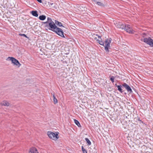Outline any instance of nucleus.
<instances>
[{"instance_id":"obj_1","label":"nucleus","mask_w":153,"mask_h":153,"mask_svg":"<svg viewBox=\"0 0 153 153\" xmlns=\"http://www.w3.org/2000/svg\"><path fill=\"white\" fill-rule=\"evenodd\" d=\"M45 24V27H47L49 30L56 33L60 36L65 38L64 35V32L60 28L58 27L56 25L52 20L51 18L48 17L47 21L43 22Z\"/></svg>"},{"instance_id":"obj_2","label":"nucleus","mask_w":153,"mask_h":153,"mask_svg":"<svg viewBox=\"0 0 153 153\" xmlns=\"http://www.w3.org/2000/svg\"><path fill=\"white\" fill-rule=\"evenodd\" d=\"M111 38L107 39L104 42L102 41H101L100 44L104 46V43L105 44V48L107 52H108L109 49L110 48V44L111 43Z\"/></svg>"},{"instance_id":"obj_3","label":"nucleus","mask_w":153,"mask_h":153,"mask_svg":"<svg viewBox=\"0 0 153 153\" xmlns=\"http://www.w3.org/2000/svg\"><path fill=\"white\" fill-rule=\"evenodd\" d=\"M119 28L124 29L127 32L130 33H134V31L133 30L130 25L128 24H123L121 23Z\"/></svg>"},{"instance_id":"obj_4","label":"nucleus","mask_w":153,"mask_h":153,"mask_svg":"<svg viewBox=\"0 0 153 153\" xmlns=\"http://www.w3.org/2000/svg\"><path fill=\"white\" fill-rule=\"evenodd\" d=\"M47 134L50 138L55 140H56L59 138V132H57L53 133L51 131H48Z\"/></svg>"},{"instance_id":"obj_5","label":"nucleus","mask_w":153,"mask_h":153,"mask_svg":"<svg viewBox=\"0 0 153 153\" xmlns=\"http://www.w3.org/2000/svg\"><path fill=\"white\" fill-rule=\"evenodd\" d=\"M7 60L11 61L12 63L18 66L19 67L21 65V64L19 61L13 57H8Z\"/></svg>"},{"instance_id":"obj_6","label":"nucleus","mask_w":153,"mask_h":153,"mask_svg":"<svg viewBox=\"0 0 153 153\" xmlns=\"http://www.w3.org/2000/svg\"><path fill=\"white\" fill-rule=\"evenodd\" d=\"M143 42L149 45L151 47H153V39L150 37L145 38L143 39Z\"/></svg>"},{"instance_id":"obj_7","label":"nucleus","mask_w":153,"mask_h":153,"mask_svg":"<svg viewBox=\"0 0 153 153\" xmlns=\"http://www.w3.org/2000/svg\"><path fill=\"white\" fill-rule=\"evenodd\" d=\"M123 86L125 87L127 91L130 93L132 92V91L130 87L126 83H124L123 84Z\"/></svg>"},{"instance_id":"obj_8","label":"nucleus","mask_w":153,"mask_h":153,"mask_svg":"<svg viewBox=\"0 0 153 153\" xmlns=\"http://www.w3.org/2000/svg\"><path fill=\"white\" fill-rule=\"evenodd\" d=\"M29 153H39L35 147H32L30 149Z\"/></svg>"},{"instance_id":"obj_9","label":"nucleus","mask_w":153,"mask_h":153,"mask_svg":"<svg viewBox=\"0 0 153 153\" xmlns=\"http://www.w3.org/2000/svg\"><path fill=\"white\" fill-rule=\"evenodd\" d=\"M1 104L2 106H8L10 105V103L7 101H4L1 102Z\"/></svg>"},{"instance_id":"obj_10","label":"nucleus","mask_w":153,"mask_h":153,"mask_svg":"<svg viewBox=\"0 0 153 153\" xmlns=\"http://www.w3.org/2000/svg\"><path fill=\"white\" fill-rule=\"evenodd\" d=\"M55 22L56 25H57L60 27H64V26H62V24L61 22H60L56 20H55Z\"/></svg>"},{"instance_id":"obj_11","label":"nucleus","mask_w":153,"mask_h":153,"mask_svg":"<svg viewBox=\"0 0 153 153\" xmlns=\"http://www.w3.org/2000/svg\"><path fill=\"white\" fill-rule=\"evenodd\" d=\"M31 13L32 15L35 17H38V14L37 13V11H31Z\"/></svg>"},{"instance_id":"obj_12","label":"nucleus","mask_w":153,"mask_h":153,"mask_svg":"<svg viewBox=\"0 0 153 153\" xmlns=\"http://www.w3.org/2000/svg\"><path fill=\"white\" fill-rule=\"evenodd\" d=\"M121 23L118 22H116L115 21L114 22V24L115 25L116 27L117 28H120V25L121 24Z\"/></svg>"},{"instance_id":"obj_13","label":"nucleus","mask_w":153,"mask_h":153,"mask_svg":"<svg viewBox=\"0 0 153 153\" xmlns=\"http://www.w3.org/2000/svg\"><path fill=\"white\" fill-rule=\"evenodd\" d=\"M46 17L45 15H42L39 16V19L40 20H44L46 19Z\"/></svg>"},{"instance_id":"obj_14","label":"nucleus","mask_w":153,"mask_h":153,"mask_svg":"<svg viewBox=\"0 0 153 153\" xmlns=\"http://www.w3.org/2000/svg\"><path fill=\"white\" fill-rule=\"evenodd\" d=\"M53 101L54 102V103L56 104L57 103L58 100L56 98L55 94H53Z\"/></svg>"},{"instance_id":"obj_15","label":"nucleus","mask_w":153,"mask_h":153,"mask_svg":"<svg viewBox=\"0 0 153 153\" xmlns=\"http://www.w3.org/2000/svg\"><path fill=\"white\" fill-rule=\"evenodd\" d=\"M115 85L117 86L118 88V90L120 92L122 93L123 91H122V89L121 88L122 86L121 85H117L116 84H115Z\"/></svg>"},{"instance_id":"obj_16","label":"nucleus","mask_w":153,"mask_h":153,"mask_svg":"<svg viewBox=\"0 0 153 153\" xmlns=\"http://www.w3.org/2000/svg\"><path fill=\"white\" fill-rule=\"evenodd\" d=\"M74 123H75L76 124V125L78 127H80V124L79 123V122L75 120V119H74Z\"/></svg>"},{"instance_id":"obj_17","label":"nucleus","mask_w":153,"mask_h":153,"mask_svg":"<svg viewBox=\"0 0 153 153\" xmlns=\"http://www.w3.org/2000/svg\"><path fill=\"white\" fill-rule=\"evenodd\" d=\"M85 140L87 142V143H88V145H90L91 144V143L88 138H85Z\"/></svg>"},{"instance_id":"obj_18","label":"nucleus","mask_w":153,"mask_h":153,"mask_svg":"<svg viewBox=\"0 0 153 153\" xmlns=\"http://www.w3.org/2000/svg\"><path fill=\"white\" fill-rule=\"evenodd\" d=\"M97 4L99 6H104L105 4L103 3H101L100 2H97Z\"/></svg>"},{"instance_id":"obj_19","label":"nucleus","mask_w":153,"mask_h":153,"mask_svg":"<svg viewBox=\"0 0 153 153\" xmlns=\"http://www.w3.org/2000/svg\"><path fill=\"white\" fill-rule=\"evenodd\" d=\"M82 150L83 152V153H87V151L84 148L83 146L82 147Z\"/></svg>"},{"instance_id":"obj_20","label":"nucleus","mask_w":153,"mask_h":153,"mask_svg":"<svg viewBox=\"0 0 153 153\" xmlns=\"http://www.w3.org/2000/svg\"><path fill=\"white\" fill-rule=\"evenodd\" d=\"M114 77L113 76H112L110 78V79L112 81V82H114Z\"/></svg>"},{"instance_id":"obj_21","label":"nucleus","mask_w":153,"mask_h":153,"mask_svg":"<svg viewBox=\"0 0 153 153\" xmlns=\"http://www.w3.org/2000/svg\"><path fill=\"white\" fill-rule=\"evenodd\" d=\"M19 35H20L21 36L25 37L26 38H27V36L25 34H20Z\"/></svg>"},{"instance_id":"obj_22","label":"nucleus","mask_w":153,"mask_h":153,"mask_svg":"<svg viewBox=\"0 0 153 153\" xmlns=\"http://www.w3.org/2000/svg\"><path fill=\"white\" fill-rule=\"evenodd\" d=\"M97 41L100 44L101 41H102V40L101 39H97Z\"/></svg>"},{"instance_id":"obj_23","label":"nucleus","mask_w":153,"mask_h":153,"mask_svg":"<svg viewBox=\"0 0 153 153\" xmlns=\"http://www.w3.org/2000/svg\"><path fill=\"white\" fill-rule=\"evenodd\" d=\"M96 36H98V38H99L100 39H101V36H98L97 34H96Z\"/></svg>"},{"instance_id":"obj_24","label":"nucleus","mask_w":153,"mask_h":153,"mask_svg":"<svg viewBox=\"0 0 153 153\" xmlns=\"http://www.w3.org/2000/svg\"><path fill=\"white\" fill-rule=\"evenodd\" d=\"M38 1L39 2V3H42V0H36Z\"/></svg>"},{"instance_id":"obj_25","label":"nucleus","mask_w":153,"mask_h":153,"mask_svg":"<svg viewBox=\"0 0 153 153\" xmlns=\"http://www.w3.org/2000/svg\"><path fill=\"white\" fill-rule=\"evenodd\" d=\"M53 4V3H50V4L51 5H52Z\"/></svg>"},{"instance_id":"obj_26","label":"nucleus","mask_w":153,"mask_h":153,"mask_svg":"<svg viewBox=\"0 0 153 153\" xmlns=\"http://www.w3.org/2000/svg\"><path fill=\"white\" fill-rule=\"evenodd\" d=\"M97 39V38H95V39Z\"/></svg>"}]
</instances>
